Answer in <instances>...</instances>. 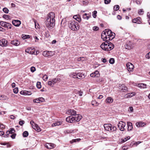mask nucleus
<instances>
[{"mask_svg":"<svg viewBox=\"0 0 150 150\" xmlns=\"http://www.w3.org/2000/svg\"><path fill=\"white\" fill-rule=\"evenodd\" d=\"M147 86L146 84L144 83H140L139 84V88H146Z\"/></svg>","mask_w":150,"mask_h":150,"instance_id":"c85d7f7f","label":"nucleus"},{"mask_svg":"<svg viewBox=\"0 0 150 150\" xmlns=\"http://www.w3.org/2000/svg\"><path fill=\"white\" fill-rule=\"evenodd\" d=\"M19 123L20 125L22 126L25 123V121L23 120L20 121L19 122Z\"/></svg>","mask_w":150,"mask_h":150,"instance_id":"603ef678","label":"nucleus"},{"mask_svg":"<svg viewBox=\"0 0 150 150\" xmlns=\"http://www.w3.org/2000/svg\"><path fill=\"white\" fill-rule=\"evenodd\" d=\"M90 76H91L93 77H98L99 76L100 74L99 73V72L98 71H96L93 73L91 74Z\"/></svg>","mask_w":150,"mask_h":150,"instance_id":"2eb2a0df","label":"nucleus"},{"mask_svg":"<svg viewBox=\"0 0 150 150\" xmlns=\"http://www.w3.org/2000/svg\"><path fill=\"white\" fill-rule=\"evenodd\" d=\"M97 11H94L92 13V16L94 18H96L97 15Z\"/></svg>","mask_w":150,"mask_h":150,"instance_id":"79ce46f5","label":"nucleus"},{"mask_svg":"<svg viewBox=\"0 0 150 150\" xmlns=\"http://www.w3.org/2000/svg\"><path fill=\"white\" fill-rule=\"evenodd\" d=\"M22 38L23 39H25L27 38H30V35H25L24 36H23V37Z\"/></svg>","mask_w":150,"mask_h":150,"instance_id":"6e6d98bb","label":"nucleus"},{"mask_svg":"<svg viewBox=\"0 0 150 150\" xmlns=\"http://www.w3.org/2000/svg\"><path fill=\"white\" fill-rule=\"evenodd\" d=\"M10 132V134H14L15 132V131L13 128H11L10 129V130L8 131Z\"/></svg>","mask_w":150,"mask_h":150,"instance_id":"2f4dec72","label":"nucleus"},{"mask_svg":"<svg viewBox=\"0 0 150 150\" xmlns=\"http://www.w3.org/2000/svg\"><path fill=\"white\" fill-rule=\"evenodd\" d=\"M48 57L49 56H52L54 55V53L53 52L50 51H48Z\"/></svg>","mask_w":150,"mask_h":150,"instance_id":"72a5a7b5","label":"nucleus"},{"mask_svg":"<svg viewBox=\"0 0 150 150\" xmlns=\"http://www.w3.org/2000/svg\"><path fill=\"white\" fill-rule=\"evenodd\" d=\"M11 43L16 46H18L20 44V42L17 40H14L11 41Z\"/></svg>","mask_w":150,"mask_h":150,"instance_id":"a211bd4d","label":"nucleus"},{"mask_svg":"<svg viewBox=\"0 0 150 150\" xmlns=\"http://www.w3.org/2000/svg\"><path fill=\"white\" fill-rule=\"evenodd\" d=\"M127 140V139L126 138H125V139H122L121 143H124V142H125Z\"/></svg>","mask_w":150,"mask_h":150,"instance_id":"052dcab7","label":"nucleus"},{"mask_svg":"<svg viewBox=\"0 0 150 150\" xmlns=\"http://www.w3.org/2000/svg\"><path fill=\"white\" fill-rule=\"evenodd\" d=\"M121 18H122L121 17L120 15H118L117 16V18L118 20H121Z\"/></svg>","mask_w":150,"mask_h":150,"instance_id":"69168bd1","label":"nucleus"},{"mask_svg":"<svg viewBox=\"0 0 150 150\" xmlns=\"http://www.w3.org/2000/svg\"><path fill=\"white\" fill-rule=\"evenodd\" d=\"M76 120L77 122H79L82 118V117L81 115H78L77 116H76Z\"/></svg>","mask_w":150,"mask_h":150,"instance_id":"c756f323","label":"nucleus"},{"mask_svg":"<svg viewBox=\"0 0 150 150\" xmlns=\"http://www.w3.org/2000/svg\"><path fill=\"white\" fill-rule=\"evenodd\" d=\"M28 135V133L27 131L24 132L23 133V136L24 137H27Z\"/></svg>","mask_w":150,"mask_h":150,"instance_id":"4c0bfd02","label":"nucleus"},{"mask_svg":"<svg viewBox=\"0 0 150 150\" xmlns=\"http://www.w3.org/2000/svg\"><path fill=\"white\" fill-rule=\"evenodd\" d=\"M127 125L128 130H131L133 128L132 123L130 122H127Z\"/></svg>","mask_w":150,"mask_h":150,"instance_id":"412c9836","label":"nucleus"},{"mask_svg":"<svg viewBox=\"0 0 150 150\" xmlns=\"http://www.w3.org/2000/svg\"><path fill=\"white\" fill-rule=\"evenodd\" d=\"M48 84L49 86H51L52 87H53L54 86V85L52 83V82L51 81H48Z\"/></svg>","mask_w":150,"mask_h":150,"instance_id":"13d9d810","label":"nucleus"},{"mask_svg":"<svg viewBox=\"0 0 150 150\" xmlns=\"http://www.w3.org/2000/svg\"><path fill=\"white\" fill-rule=\"evenodd\" d=\"M129 111L131 112H132L133 111V108L132 107H130L129 108Z\"/></svg>","mask_w":150,"mask_h":150,"instance_id":"680f3d73","label":"nucleus"},{"mask_svg":"<svg viewBox=\"0 0 150 150\" xmlns=\"http://www.w3.org/2000/svg\"><path fill=\"white\" fill-rule=\"evenodd\" d=\"M48 52L47 51H44L42 53L43 55L46 57H48Z\"/></svg>","mask_w":150,"mask_h":150,"instance_id":"de8ad7c7","label":"nucleus"},{"mask_svg":"<svg viewBox=\"0 0 150 150\" xmlns=\"http://www.w3.org/2000/svg\"><path fill=\"white\" fill-rule=\"evenodd\" d=\"M2 145H6L7 146V147H10V145L6 143H1V144Z\"/></svg>","mask_w":150,"mask_h":150,"instance_id":"864d4df0","label":"nucleus"},{"mask_svg":"<svg viewBox=\"0 0 150 150\" xmlns=\"http://www.w3.org/2000/svg\"><path fill=\"white\" fill-rule=\"evenodd\" d=\"M2 98V99L3 100H6L8 99V98L6 96L1 95L0 96Z\"/></svg>","mask_w":150,"mask_h":150,"instance_id":"09e8293b","label":"nucleus"},{"mask_svg":"<svg viewBox=\"0 0 150 150\" xmlns=\"http://www.w3.org/2000/svg\"><path fill=\"white\" fill-rule=\"evenodd\" d=\"M3 18L5 19H9L11 18V17L7 15H4L3 16Z\"/></svg>","mask_w":150,"mask_h":150,"instance_id":"f704fd0d","label":"nucleus"},{"mask_svg":"<svg viewBox=\"0 0 150 150\" xmlns=\"http://www.w3.org/2000/svg\"><path fill=\"white\" fill-rule=\"evenodd\" d=\"M135 95V93L133 92L131 93H129L127 94H126L125 96V98H130Z\"/></svg>","mask_w":150,"mask_h":150,"instance_id":"aec40b11","label":"nucleus"},{"mask_svg":"<svg viewBox=\"0 0 150 150\" xmlns=\"http://www.w3.org/2000/svg\"><path fill=\"white\" fill-rule=\"evenodd\" d=\"M55 15L54 13L51 12L49 13L45 21L47 27L49 29H52L54 25Z\"/></svg>","mask_w":150,"mask_h":150,"instance_id":"f257e3e1","label":"nucleus"},{"mask_svg":"<svg viewBox=\"0 0 150 150\" xmlns=\"http://www.w3.org/2000/svg\"><path fill=\"white\" fill-rule=\"evenodd\" d=\"M109 42V41L106 40L100 45L101 48L106 51H110L112 50L114 47V45L112 43Z\"/></svg>","mask_w":150,"mask_h":150,"instance_id":"7ed1b4c3","label":"nucleus"},{"mask_svg":"<svg viewBox=\"0 0 150 150\" xmlns=\"http://www.w3.org/2000/svg\"><path fill=\"white\" fill-rule=\"evenodd\" d=\"M69 26L70 29L73 31L77 30L79 28L78 23L75 21H70Z\"/></svg>","mask_w":150,"mask_h":150,"instance_id":"20e7f679","label":"nucleus"},{"mask_svg":"<svg viewBox=\"0 0 150 150\" xmlns=\"http://www.w3.org/2000/svg\"><path fill=\"white\" fill-rule=\"evenodd\" d=\"M0 128L1 129L4 128L5 126L3 125L0 124Z\"/></svg>","mask_w":150,"mask_h":150,"instance_id":"774afa93","label":"nucleus"},{"mask_svg":"<svg viewBox=\"0 0 150 150\" xmlns=\"http://www.w3.org/2000/svg\"><path fill=\"white\" fill-rule=\"evenodd\" d=\"M83 93V92L81 91H79L78 92V94H79V96H81L82 95V94Z\"/></svg>","mask_w":150,"mask_h":150,"instance_id":"0e129e2a","label":"nucleus"},{"mask_svg":"<svg viewBox=\"0 0 150 150\" xmlns=\"http://www.w3.org/2000/svg\"><path fill=\"white\" fill-rule=\"evenodd\" d=\"M101 36L102 38L104 41L111 40L115 38V34L110 30L107 29L103 31Z\"/></svg>","mask_w":150,"mask_h":150,"instance_id":"f03ea898","label":"nucleus"},{"mask_svg":"<svg viewBox=\"0 0 150 150\" xmlns=\"http://www.w3.org/2000/svg\"><path fill=\"white\" fill-rule=\"evenodd\" d=\"M93 29L94 30L97 31L98 30L99 28L97 26H94L93 27Z\"/></svg>","mask_w":150,"mask_h":150,"instance_id":"4d7b16f0","label":"nucleus"},{"mask_svg":"<svg viewBox=\"0 0 150 150\" xmlns=\"http://www.w3.org/2000/svg\"><path fill=\"white\" fill-rule=\"evenodd\" d=\"M119 88L121 91L123 92H125L127 91L128 88L124 84H120Z\"/></svg>","mask_w":150,"mask_h":150,"instance_id":"f8f14e48","label":"nucleus"},{"mask_svg":"<svg viewBox=\"0 0 150 150\" xmlns=\"http://www.w3.org/2000/svg\"><path fill=\"white\" fill-rule=\"evenodd\" d=\"M126 67L127 69L129 72L133 71L134 67L132 64L130 62H128L127 64Z\"/></svg>","mask_w":150,"mask_h":150,"instance_id":"9d476101","label":"nucleus"},{"mask_svg":"<svg viewBox=\"0 0 150 150\" xmlns=\"http://www.w3.org/2000/svg\"><path fill=\"white\" fill-rule=\"evenodd\" d=\"M55 146V145L54 144L52 143L47 144L45 146L46 147L50 149L54 148Z\"/></svg>","mask_w":150,"mask_h":150,"instance_id":"f3484780","label":"nucleus"},{"mask_svg":"<svg viewBox=\"0 0 150 150\" xmlns=\"http://www.w3.org/2000/svg\"><path fill=\"white\" fill-rule=\"evenodd\" d=\"M144 123L142 122H139L136 123V125L137 127H142L144 125Z\"/></svg>","mask_w":150,"mask_h":150,"instance_id":"393cba45","label":"nucleus"},{"mask_svg":"<svg viewBox=\"0 0 150 150\" xmlns=\"http://www.w3.org/2000/svg\"><path fill=\"white\" fill-rule=\"evenodd\" d=\"M126 49L129 50L132 48V43L130 41L127 42L126 45L125 46Z\"/></svg>","mask_w":150,"mask_h":150,"instance_id":"4468645a","label":"nucleus"},{"mask_svg":"<svg viewBox=\"0 0 150 150\" xmlns=\"http://www.w3.org/2000/svg\"><path fill=\"white\" fill-rule=\"evenodd\" d=\"M4 134V132L2 131H0V135L1 136L3 135Z\"/></svg>","mask_w":150,"mask_h":150,"instance_id":"338daca9","label":"nucleus"},{"mask_svg":"<svg viewBox=\"0 0 150 150\" xmlns=\"http://www.w3.org/2000/svg\"><path fill=\"white\" fill-rule=\"evenodd\" d=\"M111 1V0H104V3L105 4H108L110 3Z\"/></svg>","mask_w":150,"mask_h":150,"instance_id":"5fc2aeb1","label":"nucleus"},{"mask_svg":"<svg viewBox=\"0 0 150 150\" xmlns=\"http://www.w3.org/2000/svg\"><path fill=\"white\" fill-rule=\"evenodd\" d=\"M126 125L125 123L122 121H120L118 124V126L120 129L121 131L125 130L124 127Z\"/></svg>","mask_w":150,"mask_h":150,"instance_id":"6e6552de","label":"nucleus"},{"mask_svg":"<svg viewBox=\"0 0 150 150\" xmlns=\"http://www.w3.org/2000/svg\"><path fill=\"white\" fill-rule=\"evenodd\" d=\"M73 18L75 19L76 20L78 21L79 22H80L81 21V18L79 16H77V15H75L73 16Z\"/></svg>","mask_w":150,"mask_h":150,"instance_id":"bb28decb","label":"nucleus"},{"mask_svg":"<svg viewBox=\"0 0 150 150\" xmlns=\"http://www.w3.org/2000/svg\"><path fill=\"white\" fill-rule=\"evenodd\" d=\"M103 126L105 130L109 132H113L116 130V127L110 124H105Z\"/></svg>","mask_w":150,"mask_h":150,"instance_id":"39448f33","label":"nucleus"},{"mask_svg":"<svg viewBox=\"0 0 150 150\" xmlns=\"http://www.w3.org/2000/svg\"><path fill=\"white\" fill-rule=\"evenodd\" d=\"M3 11L6 13H8L9 12V10L6 8H4L3 9Z\"/></svg>","mask_w":150,"mask_h":150,"instance_id":"ea45409f","label":"nucleus"},{"mask_svg":"<svg viewBox=\"0 0 150 150\" xmlns=\"http://www.w3.org/2000/svg\"><path fill=\"white\" fill-rule=\"evenodd\" d=\"M48 78V76L46 75H45L43 77V80L45 81H47Z\"/></svg>","mask_w":150,"mask_h":150,"instance_id":"a18cd8bd","label":"nucleus"},{"mask_svg":"<svg viewBox=\"0 0 150 150\" xmlns=\"http://www.w3.org/2000/svg\"><path fill=\"white\" fill-rule=\"evenodd\" d=\"M141 18L139 17H138L136 18H134L132 20V22L134 23L139 24L141 21H140Z\"/></svg>","mask_w":150,"mask_h":150,"instance_id":"6ab92c4d","label":"nucleus"},{"mask_svg":"<svg viewBox=\"0 0 150 150\" xmlns=\"http://www.w3.org/2000/svg\"><path fill=\"white\" fill-rule=\"evenodd\" d=\"M119 6L118 5H115L113 8V9L115 11H117L119 9Z\"/></svg>","mask_w":150,"mask_h":150,"instance_id":"a19ab883","label":"nucleus"},{"mask_svg":"<svg viewBox=\"0 0 150 150\" xmlns=\"http://www.w3.org/2000/svg\"><path fill=\"white\" fill-rule=\"evenodd\" d=\"M76 117H74L72 116H70L67 117L66 121L70 123H73L75 122L76 120Z\"/></svg>","mask_w":150,"mask_h":150,"instance_id":"1a4fd4ad","label":"nucleus"},{"mask_svg":"<svg viewBox=\"0 0 150 150\" xmlns=\"http://www.w3.org/2000/svg\"><path fill=\"white\" fill-rule=\"evenodd\" d=\"M36 86L38 88L40 89L41 87V83L39 81L37 83Z\"/></svg>","mask_w":150,"mask_h":150,"instance_id":"e433bc0d","label":"nucleus"},{"mask_svg":"<svg viewBox=\"0 0 150 150\" xmlns=\"http://www.w3.org/2000/svg\"><path fill=\"white\" fill-rule=\"evenodd\" d=\"M33 49H31V48H28L25 50V51L26 52L28 53L31 54L32 52H31L32 50Z\"/></svg>","mask_w":150,"mask_h":150,"instance_id":"473e14b6","label":"nucleus"},{"mask_svg":"<svg viewBox=\"0 0 150 150\" xmlns=\"http://www.w3.org/2000/svg\"><path fill=\"white\" fill-rule=\"evenodd\" d=\"M10 118L11 119H14L16 118L13 115H12L10 116Z\"/></svg>","mask_w":150,"mask_h":150,"instance_id":"e2e57ef3","label":"nucleus"},{"mask_svg":"<svg viewBox=\"0 0 150 150\" xmlns=\"http://www.w3.org/2000/svg\"><path fill=\"white\" fill-rule=\"evenodd\" d=\"M13 24L16 27L19 26L21 24V22L18 20H14L12 22Z\"/></svg>","mask_w":150,"mask_h":150,"instance_id":"ddd939ff","label":"nucleus"},{"mask_svg":"<svg viewBox=\"0 0 150 150\" xmlns=\"http://www.w3.org/2000/svg\"><path fill=\"white\" fill-rule=\"evenodd\" d=\"M36 70L35 68L34 67H32L30 68V71L32 72H34Z\"/></svg>","mask_w":150,"mask_h":150,"instance_id":"3c124183","label":"nucleus"},{"mask_svg":"<svg viewBox=\"0 0 150 150\" xmlns=\"http://www.w3.org/2000/svg\"><path fill=\"white\" fill-rule=\"evenodd\" d=\"M109 62L110 64H113L115 62V60L113 58H110L109 60Z\"/></svg>","mask_w":150,"mask_h":150,"instance_id":"37998d69","label":"nucleus"},{"mask_svg":"<svg viewBox=\"0 0 150 150\" xmlns=\"http://www.w3.org/2000/svg\"><path fill=\"white\" fill-rule=\"evenodd\" d=\"M10 134V132L8 131H7L6 132V134L4 135V137H8L9 136H10L9 135V134Z\"/></svg>","mask_w":150,"mask_h":150,"instance_id":"49530a36","label":"nucleus"},{"mask_svg":"<svg viewBox=\"0 0 150 150\" xmlns=\"http://www.w3.org/2000/svg\"><path fill=\"white\" fill-rule=\"evenodd\" d=\"M87 14L86 13H85L83 15V18L84 19H86L87 20H88L89 18V17L88 16H87Z\"/></svg>","mask_w":150,"mask_h":150,"instance_id":"58836bf2","label":"nucleus"},{"mask_svg":"<svg viewBox=\"0 0 150 150\" xmlns=\"http://www.w3.org/2000/svg\"><path fill=\"white\" fill-rule=\"evenodd\" d=\"M51 81L53 84V85H54L55 84V83L57 82V80L56 79V78H54L52 79Z\"/></svg>","mask_w":150,"mask_h":150,"instance_id":"c03bdc74","label":"nucleus"},{"mask_svg":"<svg viewBox=\"0 0 150 150\" xmlns=\"http://www.w3.org/2000/svg\"><path fill=\"white\" fill-rule=\"evenodd\" d=\"M81 140V139L80 138L77 139H73L70 142L71 143H73L74 142H76L77 141H78V142L79 141Z\"/></svg>","mask_w":150,"mask_h":150,"instance_id":"c9c22d12","label":"nucleus"},{"mask_svg":"<svg viewBox=\"0 0 150 150\" xmlns=\"http://www.w3.org/2000/svg\"><path fill=\"white\" fill-rule=\"evenodd\" d=\"M16 134L15 133L12 134L11 135H10V137L13 139L15 138L16 136Z\"/></svg>","mask_w":150,"mask_h":150,"instance_id":"bf43d9fd","label":"nucleus"},{"mask_svg":"<svg viewBox=\"0 0 150 150\" xmlns=\"http://www.w3.org/2000/svg\"><path fill=\"white\" fill-rule=\"evenodd\" d=\"M18 88H16L13 90V92L15 93H17L18 92Z\"/></svg>","mask_w":150,"mask_h":150,"instance_id":"8fccbe9b","label":"nucleus"},{"mask_svg":"<svg viewBox=\"0 0 150 150\" xmlns=\"http://www.w3.org/2000/svg\"><path fill=\"white\" fill-rule=\"evenodd\" d=\"M77 75L78 76V78L79 79H81L85 77V75L83 74L80 72L78 73Z\"/></svg>","mask_w":150,"mask_h":150,"instance_id":"b1692460","label":"nucleus"},{"mask_svg":"<svg viewBox=\"0 0 150 150\" xmlns=\"http://www.w3.org/2000/svg\"><path fill=\"white\" fill-rule=\"evenodd\" d=\"M113 99L111 97H108L107 98L105 101L106 103H112Z\"/></svg>","mask_w":150,"mask_h":150,"instance_id":"4be33fe9","label":"nucleus"},{"mask_svg":"<svg viewBox=\"0 0 150 150\" xmlns=\"http://www.w3.org/2000/svg\"><path fill=\"white\" fill-rule=\"evenodd\" d=\"M0 25L2 26L11 29L12 25L11 24L6 22L0 21Z\"/></svg>","mask_w":150,"mask_h":150,"instance_id":"423d86ee","label":"nucleus"},{"mask_svg":"<svg viewBox=\"0 0 150 150\" xmlns=\"http://www.w3.org/2000/svg\"><path fill=\"white\" fill-rule=\"evenodd\" d=\"M91 104L93 106H98L99 103L95 100H93L91 102Z\"/></svg>","mask_w":150,"mask_h":150,"instance_id":"7c9ffc66","label":"nucleus"},{"mask_svg":"<svg viewBox=\"0 0 150 150\" xmlns=\"http://www.w3.org/2000/svg\"><path fill=\"white\" fill-rule=\"evenodd\" d=\"M30 124L32 126L33 128L35 129L36 131L38 132L41 131V129L40 127H39L38 125L35 123L34 122L31 120L30 122Z\"/></svg>","mask_w":150,"mask_h":150,"instance_id":"0eeeda50","label":"nucleus"},{"mask_svg":"<svg viewBox=\"0 0 150 150\" xmlns=\"http://www.w3.org/2000/svg\"><path fill=\"white\" fill-rule=\"evenodd\" d=\"M69 76L71 77H72L74 78H78L77 73H71L70 74Z\"/></svg>","mask_w":150,"mask_h":150,"instance_id":"5701e85b","label":"nucleus"},{"mask_svg":"<svg viewBox=\"0 0 150 150\" xmlns=\"http://www.w3.org/2000/svg\"><path fill=\"white\" fill-rule=\"evenodd\" d=\"M20 93L21 94L25 95H30L31 94H29V92L27 91H21L20 92Z\"/></svg>","mask_w":150,"mask_h":150,"instance_id":"cd10ccee","label":"nucleus"},{"mask_svg":"<svg viewBox=\"0 0 150 150\" xmlns=\"http://www.w3.org/2000/svg\"><path fill=\"white\" fill-rule=\"evenodd\" d=\"M68 112L71 113L72 115H76V111L70 109L69 110Z\"/></svg>","mask_w":150,"mask_h":150,"instance_id":"a878e982","label":"nucleus"},{"mask_svg":"<svg viewBox=\"0 0 150 150\" xmlns=\"http://www.w3.org/2000/svg\"><path fill=\"white\" fill-rule=\"evenodd\" d=\"M45 100L44 99L42 98H38L36 99L33 100V102L34 103H39V101H40L41 102H44Z\"/></svg>","mask_w":150,"mask_h":150,"instance_id":"dca6fc26","label":"nucleus"},{"mask_svg":"<svg viewBox=\"0 0 150 150\" xmlns=\"http://www.w3.org/2000/svg\"><path fill=\"white\" fill-rule=\"evenodd\" d=\"M8 41L5 39H2L0 40V45L2 47L6 46L7 45Z\"/></svg>","mask_w":150,"mask_h":150,"instance_id":"9b49d317","label":"nucleus"}]
</instances>
